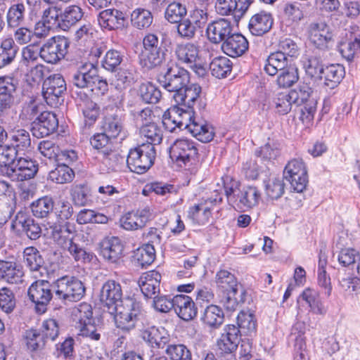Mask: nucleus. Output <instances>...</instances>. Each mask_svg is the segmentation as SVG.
I'll return each mask as SVG.
<instances>
[{
	"label": "nucleus",
	"instance_id": "7ed1b4c3",
	"mask_svg": "<svg viewBox=\"0 0 360 360\" xmlns=\"http://www.w3.org/2000/svg\"><path fill=\"white\" fill-rule=\"evenodd\" d=\"M155 157V146L142 143L129 150L127 164L131 172L143 174L154 164Z\"/></svg>",
	"mask_w": 360,
	"mask_h": 360
},
{
	"label": "nucleus",
	"instance_id": "393cba45",
	"mask_svg": "<svg viewBox=\"0 0 360 360\" xmlns=\"http://www.w3.org/2000/svg\"><path fill=\"white\" fill-rule=\"evenodd\" d=\"M98 22L102 28L108 30L121 29L124 26V14L117 9H105L100 12Z\"/></svg>",
	"mask_w": 360,
	"mask_h": 360
},
{
	"label": "nucleus",
	"instance_id": "de8ad7c7",
	"mask_svg": "<svg viewBox=\"0 0 360 360\" xmlns=\"http://www.w3.org/2000/svg\"><path fill=\"white\" fill-rule=\"evenodd\" d=\"M98 158L106 167L108 172L115 171L124 161V157L115 150V146L100 154Z\"/></svg>",
	"mask_w": 360,
	"mask_h": 360
},
{
	"label": "nucleus",
	"instance_id": "a19ab883",
	"mask_svg": "<svg viewBox=\"0 0 360 360\" xmlns=\"http://www.w3.org/2000/svg\"><path fill=\"white\" fill-rule=\"evenodd\" d=\"M175 53L180 61L189 65L200 60L198 48L193 43L178 44Z\"/></svg>",
	"mask_w": 360,
	"mask_h": 360
},
{
	"label": "nucleus",
	"instance_id": "4468645a",
	"mask_svg": "<svg viewBox=\"0 0 360 360\" xmlns=\"http://www.w3.org/2000/svg\"><path fill=\"white\" fill-rule=\"evenodd\" d=\"M153 218V214L148 207L131 211L121 217L120 224L127 231H136L145 227Z\"/></svg>",
	"mask_w": 360,
	"mask_h": 360
},
{
	"label": "nucleus",
	"instance_id": "c03bdc74",
	"mask_svg": "<svg viewBox=\"0 0 360 360\" xmlns=\"http://www.w3.org/2000/svg\"><path fill=\"white\" fill-rule=\"evenodd\" d=\"M139 135L141 138L146 139L147 143L155 146L160 144L162 141V131L156 123H148L141 125L139 129Z\"/></svg>",
	"mask_w": 360,
	"mask_h": 360
},
{
	"label": "nucleus",
	"instance_id": "39448f33",
	"mask_svg": "<svg viewBox=\"0 0 360 360\" xmlns=\"http://www.w3.org/2000/svg\"><path fill=\"white\" fill-rule=\"evenodd\" d=\"M158 82L165 90L175 94L182 92L184 87L188 84L190 75L184 68L172 65L164 75L159 76Z\"/></svg>",
	"mask_w": 360,
	"mask_h": 360
},
{
	"label": "nucleus",
	"instance_id": "603ef678",
	"mask_svg": "<svg viewBox=\"0 0 360 360\" xmlns=\"http://www.w3.org/2000/svg\"><path fill=\"white\" fill-rule=\"evenodd\" d=\"M231 61L224 56L214 58L210 64L211 73L217 78L226 77L229 73H231Z\"/></svg>",
	"mask_w": 360,
	"mask_h": 360
},
{
	"label": "nucleus",
	"instance_id": "3c124183",
	"mask_svg": "<svg viewBox=\"0 0 360 360\" xmlns=\"http://www.w3.org/2000/svg\"><path fill=\"white\" fill-rule=\"evenodd\" d=\"M53 200L49 196H44L34 201L30 205L33 215L37 218H44L53 211Z\"/></svg>",
	"mask_w": 360,
	"mask_h": 360
},
{
	"label": "nucleus",
	"instance_id": "e433bc0d",
	"mask_svg": "<svg viewBox=\"0 0 360 360\" xmlns=\"http://www.w3.org/2000/svg\"><path fill=\"white\" fill-rule=\"evenodd\" d=\"M166 51L167 50L161 46L156 50L141 52L139 54V63L147 70L158 67L165 61Z\"/></svg>",
	"mask_w": 360,
	"mask_h": 360
},
{
	"label": "nucleus",
	"instance_id": "f704fd0d",
	"mask_svg": "<svg viewBox=\"0 0 360 360\" xmlns=\"http://www.w3.org/2000/svg\"><path fill=\"white\" fill-rule=\"evenodd\" d=\"M260 198L261 194L257 188L255 186L245 187L238 196L234 207L244 210L252 208L258 205Z\"/></svg>",
	"mask_w": 360,
	"mask_h": 360
},
{
	"label": "nucleus",
	"instance_id": "8fccbe9b",
	"mask_svg": "<svg viewBox=\"0 0 360 360\" xmlns=\"http://www.w3.org/2000/svg\"><path fill=\"white\" fill-rule=\"evenodd\" d=\"M25 6L23 3L13 4L6 13V22L8 27L17 28L21 26L25 21Z\"/></svg>",
	"mask_w": 360,
	"mask_h": 360
},
{
	"label": "nucleus",
	"instance_id": "052dcab7",
	"mask_svg": "<svg viewBox=\"0 0 360 360\" xmlns=\"http://www.w3.org/2000/svg\"><path fill=\"white\" fill-rule=\"evenodd\" d=\"M24 339L27 349L32 352L41 350L46 345L45 339L40 330L35 329L26 330Z\"/></svg>",
	"mask_w": 360,
	"mask_h": 360
},
{
	"label": "nucleus",
	"instance_id": "9d476101",
	"mask_svg": "<svg viewBox=\"0 0 360 360\" xmlns=\"http://www.w3.org/2000/svg\"><path fill=\"white\" fill-rule=\"evenodd\" d=\"M53 283L46 280H38L29 288L27 295L30 300L35 304L38 311L44 312L46 307L53 298Z\"/></svg>",
	"mask_w": 360,
	"mask_h": 360
},
{
	"label": "nucleus",
	"instance_id": "473e14b6",
	"mask_svg": "<svg viewBox=\"0 0 360 360\" xmlns=\"http://www.w3.org/2000/svg\"><path fill=\"white\" fill-rule=\"evenodd\" d=\"M345 68L339 64H331L323 68L321 80H323V85L330 89L335 88L345 76Z\"/></svg>",
	"mask_w": 360,
	"mask_h": 360
},
{
	"label": "nucleus",
	"instance_id": "412c9836",
	"mask_svg": "<svg viewBox=\"0 0 360 360\" xmlns=\"http://www.w3.org/2000/svg\"><path fill=\"white\" fill-rule=\"evenodd\" d=\"M206 34L211 42L219 44L233 34V25L228 20L221 18L208 24Z\"/></svg>",
	"mask_w": 360,
	"mask_h": 360
},
{
	"label": "nucleus",
	"instance_id": "09e8293b",
	"mask_svg": "<svg viewBox=\"0 0 360 360\" xmlns=\"http://www.w3.org/2000/svg\"><path fill=\"white\" fill-rule=\"evenodd\" d=\"M201 320L210 328H218L224 321L223 311L218 306L211 304L205 308Z\"/></svg>",
	"mask_w": 360,
	"mask_h": 360
},
{
	"label": "nucleus",
	"instance_id": "4d7b16f0",
	"mask_svg": "<svg viewBox=\"0 0 360 360\" xmlns=\"http://www.w3.org/2000/svg\"><path fill=\"white\" fill-rule=\"evenodd\" d=\"M90 188L84 184L72 186L70 190L71 199L76 206H86L91 201Z\"/></svg>",
	"mask_w": 360,
	"mask_h": 360
},
{
	"label": "nucleus",
	"instance_id": "680f3d73",
	"mask_svg": "<svg viewBox=\"0 0 360 360\" xmlns=\"http://www.w3.org/2000/svg\"><path fill=\"white\" fill-rule=\"evenodd\" d=\"M186 14V6L181 3L174 1L166 8L165 18L170 23L177 24L184 18Z\"/></svg>",
	"mask_w": 360,
	"mask_h": 360
},
{
	"label": "nucleus",
	"instance_id": "49530a36",
	"mask_svg": "<svg viewBox=\"0 0 360 360\" xmlns=\"http://www.w3.org/2000/svg\"><path fill=\"white\" fill-rule=\"evenodd\" d=\"M280 144L278 142L269 139L262 147L256 150L255 155L260 158L264 163L275 160L280 155Z\"/></svg>",
	"mask_w": 360,
	"mask_h": 360
},
{
	"label": "nucleus",
	"instance_id": "774afa93",
	"mask_svg": "<svg viewBox=\"0 0 360 360\" xmlns=\"http://www.w3.org/2000/svg\"><path fill=\"white\" fill-rule=\"evenodd\" d=\"M74 176L73 170L66 165H58L49 173V179L57 184L70 182Z\"/></svg>",
	"mask_w": 360,
	"mask_h": 360
},
{
	"label": "nucleus",
	"instance_id": "c756f323",
	"mask_svg": "<svg viewBox=\"0 0 360 360\" xmlns=\"http://www.w3.org/2000/svg\"><path fill=\"white\" fill-rule=\"evenodd\" d=\"M246 290L240 284L226 293L221 294L219 302L229 311H234L240 304L245 302Z\"/></svg>",
	"mask_w": 360,
	"mask_h": 360
},
{
	"label": "nucleus",
	"instance_id": "2eb2a0df",
	"mask_svg": "<svg viewBox=\"0 0 360 360\" xmlns=\"http://www.w3.org/2000/svg\"><path fill=\"white\" fill-rule=\"evenodd\" d=\"M122 290L119 282L108 280L103 285L100 292L101 302L108 307L110 313H114L122 302Z\"/></svg>",
	"mask_w": 360,
	"mask_h": 360
},
{
	"label": "nucleus",
	"instance_id": "338daca9",
	"mask_svg": "<svg viewBox=\"0 0 360 360\" xmlns=\"http://www.w3.org/2000/svg\"><path fill=\"white\" fill-rule=\"evenodd\" d=\"M39 58H41L40 49L36 44H29L22 49L21 64L26 68L39 64Z\"/></svg>",
	"mask_w": 360,
	"mask_h": 360
},
{
	"label": "nucleus",
	"instance_id": "dca6fc26",
	"mask_svg": "<svg viewBox=\"0 0 360 360\" xmlns=\"http://www.w3.org/2000/svg\"><path fill=\"white\" fill-rule=\"evenodd\" d=\"M7 177L12 181H22L33 178L38 171V165L28 158L20 156Z\"/></svg>",
	"mask_w": 360,
	"mask_h": 360
},
{
	"label": "nucleus",
	"instance_id": "37998d69",
	"mask_svg": "<svg viewBox=\"0 0 360 360\" xmlns=\"http://www.w3.org/2000/svg\"><path fill=\"white\" fill-rule=\"evenodd\" d=\"M102 128L103 132L111 138H116L123 129V122L121 116L116 112L105 116Z\"/></svg>",
	"mask_w": 360,
	"mask_h": 360
},
{
	"label": "nucleus",
	"instance_id": "1a4fd4ad",
	"mask_svg": "<svg viewBox=\"0 0 360 360\" xmlns=\"http://www.w3.org/2000/svg\"><path fill=\"white\" fill-rule=\"evenodd\" d=\"M70 232L68 228H55L53 231L54 240L64 250H67L70 255L77 262H85L90 261L91 255L84 248L75 243L72 238H69Z\"/></svg>",
	"mask_w": 360,
	"mask_h": 360
},
{
	"label": "nucleus",
	"instance_id": "c9c22d12",
	"mask_svg": "<svg viewBox=\"0 0 360 360\" xmlns=\"http://www.w3.org/2000/svg\"><path fill=\"white\" fill-rule=\"evenodd\" d=\"M273 25L269 13L261 12L253 15L249 22L248 27L253 35L261 36L267 32Z\"/></svg>",
	"mask_w": 360,
	"mask_h": 360
},
{
	"label": "nucleus",
	"instance_id": "69168bd1",
	"mask_svg": "<svg viewBox=\"0 0 360 360\" xmlns=\"http://www.w3.org/2000/svg\"><path fill=\"white\" fill-rule=\"evenodd\" d=\"M61 11L56 6H48L42 11L41 22L44 27L50 29L53 27H59Z\"/></svg>",
	"mask_w": 360,
	"mask_h": 360
},
{
	"label": "nucleus",
	"instance_id": "6e6d98bb",
	"mask_svg": "<svg viewBox=\"0 0 360 360\" xmlns=\"http://www.w3.org/2000/svg\"><path fill=\"white\" fill-rule=\"evenodd\" d=\"M278 73L276 82L280 87L289 88L299 79L298 70L294 64L284 68Z\"/></svg>",
	"mask_w": 360,
	"mask_h": 360
},
{
	"label": "nucleus",
	"instance_id": "4be33fe9",
	"mask_svg": "<svg viewBox=\"0 0 360 360\" xmlns=\"http://www.w3.org/2000/svg\"><path fill=\"white\" fill-rule=\"evenodd\" d=\"M23 267L14 260H0V278L10 284L22 283Z\"/></svg>",
	"mask_w": 360,
	"mask_h": 360
},
{
	"label": "nucleus",
	"instance_id": "5fc2aeb1",
	"mask_svg": "<svg viewBox=\"0 0 360 360\" xmlns=\"http://www.w3.org/2000/svg\"><path fill=\"white\" fill-rule=\"evenodd\" d=\"M188 217L198 224H205L211 217L210 207L207 202L194 205L189 208Z\"/></svg>",
	"mask_w": 360,
	"mask_h": 360
},
{
	"label": "nucleus",
	"instance_id": "e2e57ef3",
	"mask_svg": "<svg viewBox=\"0 0 360 360\" xmlns=\"http://www.w3.org/2000/svg\"><path fill=\"white\" fill-rule=\"evenodd\" d=\"M215 281L221 294L226 293L238 285L235 276L226 270L219 271L216 274Z\"/></svg>",
	"mask_w": 360,
	"mask_h": 360
},
{
	"label": "nucleus",
	"instance_id": "bf43d9fd",
	"mask_svg": "<svg viewBox=\"0 0 360 360\" xmlns=\"http://www.w3.org/2000/svg\"><path fill=\"white\" fill-rule=\"evenodd\" d=\"M134 259L137 264L144 267L151 264L155 258V250L153 245L145 244L134 252Z\"/></svg>",
	"mask_w": 360,
	"mask_h": 360
},
{
	"label": "nucleus",
	"instance_id": "864d4df0",
	"mask_svg": "<svg viewBox=\"0 0 360 360\" xmlns=\"http://www.w3.org/2000/svg\"><path fill=\"white\" fill-rule=\"evenodd\" d=\"M23 258L27 266L32 271H39L43 267L44 259L34 247H27L24 250Z\"/></svg>",
	"mask_w": 360,
	"mask_h": 360
},
{
	"label": "nucleus",
	"instance_id": "c85d7f7f",
	"mask_svg": "<svg viewBox=\"0 0 360 360\" xmlns=\"http://www.w3.org/2000/svg\"><path fill=\"white\" fill-rule=\"evenodd\" d=\"M123 245L117 237L105 238L101 245L103 257L112 263H116L122 257Z\"/></svg>",
	"mask_w": 360,
	"mask_h": 360
},
{
	"label": "nucleus",
	"instance_id": "6e6552de",
	"mask_svg": "<svg viewBox=\"0 0 360 360\" xmlns=\"http://www.w3.org/2000/svg\"><path fill=\"white\" fill-rule=\"evenodd\" d=\"M283 177L295 191L302 193L308 182L307 172L302 160L293 159L289 161L284 169Z\"/></svg>",
	"mask_w": 360,
	"mask_h": 360
},
{
	"label": "nucleus",
	"instance_id": "0e129e2a",
	"mask_svg": "<svg viewBox=\"0 0 360 360\" xmlns=\"http://www.w3.org/2000/svg\"><path fill=\"white\" fill-rule=\"evenodd\" d=\"M139 92L142 100L146 103H157L162 96L160 89L150 82L141 84Z\"/></svg>",
	"mask_w": 360,
	"mask_h": 360
},
{
	"label": "nucleus",
	"instance_id": "0eeeda50",
	"mask_svg": "<svg viewBox=\"0 0 360 360\" xmlns=\"http://www.w3.org/2000/svg\"><path fill=\"white\" fill-rule=\"evenodd\" d=\"M66 91V83L60 74H54L44 80L42 95L46 103L53 108L58 107L63 101Z\"/></svg>",
	"mask_w": 360,
	"mask_h": 360
},
{
	"label": "nucleus",
	"instance_id": "aec40b11",
	"mask_svg": "<svg viewBox=\"0 0 360 360\" xmlns=\"http://www.w3.org/2000/svg\"><path fill=\"white\" fill-rule=\"evenodd\" d=\"M339 51L347 61H352L360 51V29L352 26L345 41L339 45Z\"/></svg>",
	"mask_w": 360,
	"mask_h": 360
},
{
	"label": "nucleus",
	"instance_id": "f257e3e1",
	"mask_svg": "<svg viewBox=\"0 0 360 360\" xmlns=\"http://www.w3.org/2000/svg\"><path fill=\"white\" fill-rule=\"evenodd\" d=\"M114 313H116L115 316L116 326L126 332L134 329L137 322L142 321L144 316L141 304L131 297L122 300L114 309Z\"/></svg>",
	"mask_w": 360,
	"mask_h": 360
},
{
	"label": "nucleus",
	"instance_id": "13d9d810",
	"mask_svg": "<svg viewBox=\"0 0 360 360\" xmlns=\"http://www.w3.org/2000/svg\"><path fill=\"white\" fill-rule=\"evenodd\" d=\"M153 17L151 12L144 8H136L131 14V22L138 29L148 27L153 22Z\"/></svg>",
	"mask_w": 360,
	"mask_h": 360
},
{
	"label": "nucleus",
	"instance_id": "79ce46f5",
	"mask_svg": "<svg viewBox=\"0 0 360 360\" xmlns=\"http://www.w3.org/2000/svg\"><path fill=\"white\" fill-rule=\"evenodd\" d=\"M300 297L309 304L313 313L321 316H324L326 314L327 309L321 302L320 294L317 290L307 288L300 295Z\"/></svg>",
	"mask_w": 360,
	"mask_h": 360
},
{
	"label": "nucleus",
	"instance_id": "7c9ffc66",
	"mask_svg": "<svg viewBox=\"0 0 360 360\" xmlns=\"http://www.w3.org/2000/svg\"><path fill=\"white\" fill-rule=\"evenodd\" d=\"M293 64L292 59L288 58L281 52L271 53L266 60L264 70L271 76H274L281 70Z\"/></svg>",
	"mask_w": 360,
	"mask_h": 360
},
{
	"label": "nucleus",
	"instance_id": "423d86ee",
	"mask_svg": "<svg viewBox=\"0 0 360 360\" xmlns=\"http://www.w3.org/2000/svg\"><path fill=\"white\" fill-rule=\"evenodd\" d=\"M70 43L68 38L56 36L49 39L41 47V58L49 64H56L68 53Z\"/></svg>",
	"mask_w": 360,
	"mask_h": 360
},
{
	"label": "nucleus",
	"instance_id": "20e7f679",
	"mask_svg": "<svg viewBox=\"0 0 360 360\" xmlns=\"http://www.w3.org/2000/svg\"><path fill=\"white\" fill-rule=\"evenodd\" d=\"M197 143L188 139L176 140L169 149V157L179 166L193 164L197 159Z\"/></svg>",
	"mask_w": 360,
	"mask_h": 360
},
{
	"label": "nucleus",
	"instance_id": "5701e85b",
	"mask_svg": "<svg viewBox=\"0 0 360 360\" xmlns=\"http://www.w3.org/2000/svg\"><path fill=\"white\" fill-rule=\"evenodd\" d=\"M248 41L239 33H233L221 44V49L227 56L236 58L242 56L248 49Z\"/></svg>",
	"mask_w": 360,
	"mask_h": 360
},
{
	"label": "nucleus",
	"instance_id": "2f4dec72",
	"mask_svg": "<svg viewBox=\"0 0 360 360\" xmlns=\"http://www.w3.org/2000/svg\"><path fill=\"white\" fill-rule=\"evenodd\" d=\"M297 99V96L294 91L278 92L274 97L272 105L277 114L284 115L290 112Z\"/></svg>",
	"mask_w": 360,
	"mask_h": 360
},
{
	"label": "nucleus",
	"instance_id": "b1692460",
	"mask_svg": "<svg viewBox=\"0 0 360 360\" xmlns=\"http://www.w3.org/2000/svg\"><path fill=\"white\" fill-rule=\"evenodd\" d=\"M161 275L156 271L143 273L139 279V285L143 295L153 298L160 292Z\"/></svg>",
	"mask_w": 360,
	"mask_h": 360
},
{
	"label": "nucleus",
	"instance_id": "9b49d317",
	"mask_svg": "<svg viewBox=\"0 0 360 360\" xmlns=\"http://www.w3.org/2000/svg\"><path fill=\"white\" fill-rule=\"evenodd\" d=\"M139 330L141 339L152 347L164 348L170 341V335L165 328L156 327L148 321L142 322Z\"/></svg>",
	"mask_w": 360,
	"mask_h": 360
},
{
	"label": "nucleus",
	"instance_id": "a878e982",
	"mask_svg": "<svg viewBox=\"0 0 360 360\" xmlns=\"http://www.w3.org/2000/svg\"><path fill=\"white\" fill-rule=\"evenodd\" d=\"M174 311L184 321H191L197 315V308L192 300L188 295H177L174 297Z\"/></svg>",
	"mask_w": 360,
	"mask_h": 360
},
{
	"label": "nucleus",
	"instance_id": "ea45409f",
	"mask_svg": "<svg viewBox=\"0 0 360 360\" xmlns=\"http://www.w3.org/2000/svg\"><path fill=\"white\" fill-rule=\"evenodd\" d=\"M115 72L111 85L119 91L127 89L135 81L136 72L132 68H120Z\"/></svg>",
	"mask_w": 360,
	"mask_h": 360
},
{
	"label": "nucleus",
	"instance_id": "4c0bfd02",
	"mask_svg": "<svg viewBox=\"0 0 360 360\" xmlns=\"http://www.w3.org/2000/svg\"><path fill=\"white\" fill-rule=\"evenodd\" d=\"M9 141L13 148L20 153L29 150L31 148V137L28 131L24 129H13L9 134Z\"/></svg>",
	"mask_w": 360,
	"mask_h": 360
},
{
	"label": "nucleus",
	"instance_id": "a18cd8bd",
	"mask_svg": "<svg viewBox=\"0 0 360 360\" xmlns=\"http://www.w3.org/2000/svg\"><path fill=\"white\" fill-rule=\"evenodd\" d=\"M18 47L12 38L2 41L0 45V69L10 65L15 58Z\"/></svg>",
	"mask_w": 360,
	"mask_h": 360
},
{
	"label": "nucleus",
	"instance_id": "f03ea898",
	"mask_svg": "<svg viewBox=\"0 0 360 360\" xmlns=\"http://www.w3.org/2000/svg\"><path fill=\"white\" fill-rule=\"evenodd\" d=\"M56 298L67 303L77 302L85 295L84 283L75 276H62L53 282Z\"/></svg>",
	"mask_w": 360,
	"mask_h": 360
},
{
	"label": "nucleus",
	"instance_id": "6ab92c4d",
	"mask_svg": "<svg viewBox=\"0 0 360 360\" xmlns=\"http://www.w3.org/2000/svg\"><path fill=\"white\" fill-rule=\"evenodd\" d=\"M240 330L233 324L224 327V333L217 342V347L221 354H231L234 352L240 340Z\"/></svg>",
	"mask_w": 360,
	"mask_h": 360
},
{
	"label": "nucleus",
	"instance_id": "ddd939ff",
	"mask_svg": "<svg viewBox=\"0 0 360 360\" xmlns=\"http://www.w3.org/2000/svg\"><path fill=\"white\" fill-rule=\"evenodd\" d=\"M201 87L198 84L188 83L184 87L182 92L176 93L172 98L176 104L183 105L188 110H193L194 105L198 103L197 108L199 110L205 108V103L200 100Z\"/></svg>",
	"mask_w": 360,
	"mask_h": 360
},
{
	"label": "nucleus",
	"instance_id": "58836bf2",
	"mask_svg": "<svg viewBox=\"0 0 360 360\" xmlns=\"http://www.w3.org/2000/svg\"><path fill=\"white\" fill-rule=\"evenodd\" d=\"M84 15L82 9L76 5H71L61 12L59 28L62 30H68L72 26L82 20Z\"/></svg>",
	"mask_w": 360,
	"mask_h": 360
},
{
	"label": "nucleus",
	"instance_id": "a211bd4d",
	"mask_svg": "<svg viewBox=\"0 0 360 360\" xmlns=\"http://www.w3.org/2000/svg\"><path fill=\"white\" fill-rule=\"evenodd\" d=\"M58 127V120L56 114L44 111L37 117V121L33 122L32 133L34 136L40 139L53 133Z\"/></svg>",
	"mask_w": 360,
	"mask_h": 360
},
{
	"label": "nucleus",
	"instance_id": "f8f14e48",
	"mask_svg": "<svg viewBox=\"0 0 360 360\" xmlns=\"http://www.w3.org/2000/svg\"><path fill=\"white\" fill-rule=\"evenodd\" d=\"M18 80L9 76L0 77V117L13 106L17 94Z\"/></svg>",
	"mask_w": 360,
	"mask_h": 360
},
{
	"label": "nucleus",
	"instance_id": "cd10ccee",
	"mask_svg": "<svg viewBox=\"0 0 360 360\" xmlns=\"http://www.w3.org/2000/svg\"><path fill=\"white\" fill-rule=\"evenodd\" d=\"M188 130L198 140L203 143L211 141L214 136L213 127L205 120L197 117L195 114L193 115Z\"/></svg>",
	"mask_w": 360,
	"mask_h": 360
},
{
	"label": "nucleus",
	"instance_id": "f3484780",
	"mask_svg": "<svg viewBox=\"0 0 360 360\" xmlns=\"http://www.w3.org/2000/svg\"><path fill=\"white\" fill-rule=\"evenodd\" d=\"M98 79V70L92 63L79 65L72 76V84L78 88H91L94 90V84Z\"/></svg>",
	"mask_w": 360,
	"mask_h": 360
},
{
	"label": "nucleus",
	"instance_id": "bb28decb",
	"mask_svg": "<svg viewBox=\"0 0 360 360\" xmlns=\"http://www.w3.org/2000/svg\"><path fill=\"white\" fill-rule=\"evenodd\" d=\"M311 41L319 49H324L332 39L329 27L323 22H313L309 26Z\"/></svg>",
	"mask_w": 360,
	"mask_h": 360
},
{
	"label": "nucleus",
	"instance_id": "72a5a7b5",
	"mask_svg": "<svg viewBox=\"0 0 360 360\" xmlns=\"http://www.w3.org/2000/svg\"><path fill=\"white\" fill-rule=\"evenodd\" d=\"M20 153L9 144H0V172L4 176H8L10 169L13 167Z\"/></svg>",
	"mask_w": 360,
	"mask_h": 360
}]
</instances>
